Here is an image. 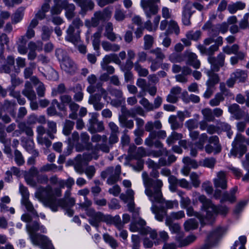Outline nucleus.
<instances>
[{
    "label": "nucleus",
    "instance_id": "1",
    "mask_svg": "<svg viewBox=\"0 0 249 249\" xmlns=\"http://www.w3.org/2000/svg\"><path fill=\"white\" fill-rule=\"evenodd\" d=\"M192 196L196 199L198 198L199 201L202 203L201 211L202 213H205V218L207 221L208 224L212 223L218 214L225 215L229 211V209L227 207L217 206L210 199H207L205 196L201 195L197 192H194Z\"/></svg>",
    "mask_w": 249,
    "mask_h": 249
},
{
    "label": "nucleus",
    "instance_id": "2",
    "mask_svg": "<svg viewBox=\"0 0 249 249\" xmlns=\"http://www.w3.org/2000/svg\"><path fill=\"white\" fill-rule=\"evenodd\" d=\"M61 195L60 188H56L54 190L50 186L45 188H39L35 194V197L41 202L45 206L49 207L53 212L57 211L56 205L57 200L56 197Z\"/></svg>",
    "mask_w": 249,
    "mask_h": 249
},
{
    "label": "nucleus",
    "instance_id": "3",
    "mask_svg": "<svg viewBox=\"0 0 249 249\" xmlns=\"http://www.w3.org/2000/svg\"><path fill=\"white\" fill-rule=\"evenodd\" d=\"M142 178L145 187V194L151 202H160L162 199V194L160 188L163 185L162 182L160 179L153 181L149 178L146 172L142 174Z\"/></svg>",
    "mask_w": 249,
    "mask_h": 249
},
{
    "label": "nucleus",
    "instance_id": "4",
    "mask_svg": "<svg viewBox=\"0 0 249 249\" xmlns=\"http://www.w3.org/2000/svg\"><path fill=\"white\" fill-rule=\"evenodd\" d=\"M40 228L43 232H46L45 228L43 226L39 227L37 223H34L32 226L30 224L26 225L27 231L32 243L39 246L42 249H54L52 248L51 241L47 236L36 233Z\"/></svg>",
    "mask_w": 249,
    "mask_h": 249
},
{
    "label": "nucleus",
    "instance_id": "5",
    "mask_svg": "<svg viewBox=\"0 0 249 249\" xmlns=\"http://www.w3.org/2000/svg\"><path fill=\"white\" fill-rule=\"evenodd\" d=\"M138 212L134 211L132 214L133 221L130 225L129 229L132 232H140L142 234H149L150 237L155 239L157 237L155 231L151 230L149 227H146V222L144 220L138 217Z\"/></svg>",
    "mask_w": 249,
    "mask_h": 249
},
{
    "label": "nucleus",
    "instance_id": "6",
    "mask_svg": "<svg viewBox=\"0 0 249 249\" xmlns=\"http://www.w3.org/2000/svg\"><path fill=\"white\" fill-rule=\"evenodd\" d=\"M244 142L249 145V139L246 140L241 134H237L232 143L231 155L234 156L239 155V158H241L247 151L246 146L243 144Z\"/></svg>",
    "mask_w": 249,
    "mask_h": 249
},
{
    "label": "nucleus",
    "instance_id": "7",
    "mask_svg": "<svg viewBox=\"0 0 249 249\" xmlns=\"http://www.w3.org/2000/svg\"><path fill=\"white\" fill-rule=\"evenodd\" d=\"M58 59L61 61V68L67 73L73 74L77 71V67L73 61L66 55H64V51L61 49L56 50Z\"/></svg>",
    "mask_w": 249,
    "mask_h": 249
},
{
    "label": "nucleus",
    "instance_id": "8",
    "mask_svg": "<svg viewBox=\"0 0 249 249\" xmlns=\"http://www.w3.org/2000/svg\"><path fill=\"white\" fill-rule=\"evenodd\" d=\"M107 92L105 89L99 88L97 90V93L89 96L88 102L93 106L95 110H100L104 107L103 104L100 102L101 97H103L107 103L110 101V98L107 96Z\"/></svg>",
    "mask_w": 249,
    "mask_h": 249
},
{
    "label": "nucleus",
    "instance_id": "9",
    "mask_svg": "<svg viewBox=\"0 0 249 249\" xmlns=\"http://www.w3.org/2000/svg\"><path fill=\"white\" fill-rule=\"evenodd\" d=\"M54 5L51 10L52 15L59 14L63 7L66 9V15L68 18H71L73 16L75 6L73 4H69L67 1L61 2V0H54Z\"/></svg>",
    "mask_w": 249,
    "mask_h": 249
},
{
    "label": "nucleus",
    "instance_id": "10",
    "mask_svg": "<svg viewBox=\"0 0 249 249\" xmlns=\"http://www.w3.org/2000/svg\"><path fill=\"white\" fill-rule=\"evenodd\" d=\"M159 1L160 0H141V6L147 18L150 19L152 16L158 13V7L154 2Z\"/></svg>",
    "mask_w": 249,
    "mask_h": 249
},
{
    "label": "nucleus",
    "instance_id": "11",
    "mask_svg": "<svg viewBox=\"0 0 249 249\" xmlns=\"http://www.w3.org/2000/svg\"><path fill=\"white\" fill-rule=\"evenodd\" d=\"M36 178L39 183H46L48 180L46 176H43L40 177L38 175V171L35 168H31L30 171L27 172L25 175V179L28 184L32 186H35L36 185V182L34 178Z\"/></svg>",
    "mask_w": 249,
    "mask_h": 249
},
{
    "label": "nucleus",
    "instance_id": "12",
    "mask_svg": "<svg viewBox=\"0 0 249 249\" xmlns=\"http://www.w3.org/2000/svg\"><path fill=\"white\" fill-rule=\"evenodd\" d=\"M87 214L90 217L89 222L93 226L98 227L100 222H107V215L100 212H96L93 209L88 210Z\"/></svg>",
    "mask_w": 249,
    "mask_h": 249
},
{
    "label": "nucleus",
    "instance_id": "13",
    "mask_svg": "<svg viewBox=\"0 0 249 249\" xmlns=\"http://www.w3.org/2000/svg\"><path fill=\"white\" fill-rule=\"evenodd\" d=\"M209 143L205 147V151L207 153H218L221 151V147L219 144L218 138L216 136L211 137L209 139Z\"/></svg>",
    "mask_w": 249,
    "mask_h": 249
},
{
    "label": "nucleus",
    "instance_id": "14",
    "mask_svg": "<svg viewBox=\"0 0 249 249\" xmlns=\"http://www.w3.org/2000/svg\"><path fill=\"white\" fill-rule=\"evenodd\" d=\"M189 136L193 141L198 138V141L196 142V145L198 149L202 150L204 145L208 140V136L206 133H202L199 136V132L196 131H190Z\"/></svg>",
    "mask_w": 249,
    "mask_h": 249
},
{
    "label": "nucleus",
    "instance_id": "15",
    "mask_svg": "<svg viewBox=\"0 0 249 249\" xmlns=\"http://www.w3.org/2000/svg\"><path fill=\"white\" fill-rule=\"evenodd\" d=\"M65 39L73 44H78L80 40L79 30H76L72 25H70L67 30Z\"/></svg>",
    "mask_w": 249,
    "mask_h": 249
},
{
    "label": "nucleus",
    "instance_id": "16",
    "mask_svg": "<svg viewBox=\"0 0 249 249\" xmlns=\"http://www.w3.org/2000/svg\"><path fill=\"white\" fill-rule=\"evenodd\" d=\"M193 7L192 3L190 2H187L184 6L182 11V20L184 25H189L191 23L190 18L193 13L192 10Z\"/></svg>",
    "mask_w": 249,
    "mask_h": 249
},
{
    "label": "nucleus",
    "instance_id": "17",
    "mask_svg": "<svg viewBox=\"0 0 249 249\" xmlns=\"http://www.w3.org/2000/svg\"><path fill=\"white\" fill-rule=\"evenodd\" d=\"M213 183L216 188L226 189L227 187L226 173L223 171L218 172L216 178L213 179Z\"/></svg>",
    "mask_w": 249,
    "mask_h": 249
},
{
    "label": "nucleus",
    "instance_id": "18",
    "mask_svg": "<svg viewBox=\"0 0 249 249\" xmlns=\"http://www.w3.org/2000/svg\"><path fill=\"white\" fill-rule=\"evenodd\" d=\"M92 157L90 154H84L83 156L79 155L76 157L74 163V169L76 172L79 174L83 172L82 163L83 160L85 161L90 160Z\"/></svg>",
    "mask_w": 249,
    "mask_h": 249
},
{
    "label": "nucleus",
    "instance_id": "19",
    "mask_svg": "<svg viewBox=\"0 0 249 249\" xmlns=\"http://www.w3.org/2000/svg\"><path fill=\"white\" fill-rule=\"evenodd\" d=\"M225 55L224 53H220L216 59L215 58L210 56L208 61L213 65V69L214 71H218V67L224 65Z\"/></svg>",
    "mask_w": 249,
    "mask_h": 249
},
{
    "label": "nucleus",
    "instance_id": "20",
    "mask_svg": "<svg viewBox=\"0 0 249 249\" xmlns=\"http://www.w3.org/2000/svg\"><path fill=\"white\" fill-rule=\"evenodd\" d=\"M165 225L169 227L172 233L178 234L176 237H183V233L180 232L181 227L178 223H173L170 218H167L165 221Z\"/></svg>",
    "mask_w": 249,
    "mask_h": 249
},
{
    "label": "nucleus",
    "instance_id": "21",
    "mask_svg": "<svg viewBox=\"0 0 249 249\" xmlns=\"http://www.w3.org/2000/svg\"><path fill=\"white\" fill-rule=\"evenodd\" d=\"M160 19V16H156L153 19V23L150 20H148L144 23V28L150 32L156 31Z\"/></svg>",
    "mask_w": 249,
    "mask_h": 249
},
{
    "label": "nucleus",
    "instance_id": "22",
    "mask_svg": "<svg viewBox=\"0 0 249 249\" xmlns=\"http://www.w3.org/2000/svg\"><path fill=\"white\" fill-rule=\"evenodd\" d=\"M181 91V88L176 87L171 89L170 94L167 97V101L168 102L174 103L178 99V96Z\"/></svg>",
    "mask_w": 249,
    "mask_h": 249
},
{
    "label": "nucleus",
    "instance_id": "23",
    "mask_svg": "<svg viewBox=\"0 0 249 249\" xmlns=\"http://www.w3.org/2000/svg\"><path fill=\"white\" fill-rule=\"evenodd\" d=\"M112 10L109 8H106L103 12H97L94 14V18H97L98 21L100 20H107L110 18Z\"/></svg>",
    "mask_w": 249,
    "mask_h": 249
},
{
    "label": "nucleus",
    "instance_id": "24",
    "mask_svg": "<svg viewBox=\"0 0 249 249\" xmlns=\"http://www.w3.org/2000/svg\"><path fill=\"white\" fill-rule=\"evenodd\" d=\"M200 53L203 54L212 55L213 53L218 51V48L217 45L215 44L211 46L209 48H206L205 47L201 45H199L197 47Z\"/></svg>",
    "mask_w": 249,
    "mask_h": 249
},
{
    "label": "nucleus",
    "instance_id": "25",
    "mask_svg": "<svg viewBox=\"0 0 249 249\" xmlns=\"http://www.w3.org/2000/svg\"><path fill=\"white\" fill-rule=\"evenodd\" d=\"M107 222L114 224L118 229H121L123 227L121 218L118 215H116L114 217L109 215H107Z\"/></svg>",
    "mask_w": 249,
    "mask_h": 249
},
{
    "label": "nucleus",
    "instance_id": "26",
    "mask_svg": "<svg viewBox=\"0 0 249 249\" xmlns=\"http://www.w3.org/2000/svg\"><path fill=\"white\" fill-rule=\"evenodd\" d=\"M75 203V199L73 197L69 198L66 200L58 199L56 205L57 206V209L59 206L62 208L71 207L73 206Z\"/></svg>",
    "mask_w": 249,
    "mask_h": 249
},
{
    "label": "nucleus",
    "instance_id": "27",
    "mask_svg": "<svg viewBox=\"0 0 249 249\" xmlns=\"http://www.w3.org/2000/svg\"><path fill=\"white\" fill-rule=\"evenodd\" d=\"M186 209V213L187 214L188 216H196L197 217L201 222H203L205 224L207 223V221L206 220L205 217H203L199 213L196 212H195L192 207H188ZM203 213V215L205 217V213Z\"/></svg>",
    "mask_w": 249,
    "mask_h": 249
},
{
    "label": "nucleus",
    "instance_id": "28",
    "mask_svg": "<svg viewBox=\"0 0 249 249\" xmlns=\"http://www.w3.org/2000/svg\"><path fill=\"white\" fill-rule=\"evenodd\" d=\"M226 232V229L225 228L218 227L214 231L211 233L209 236L210 240H212L213 239H217Z\"/></svg>",
    "mask_w": 249,
    "mask_h": 249
},
{
    "label": "nucleus",
    "instance_id": "29",
    "mask_svg": "<svg viewBox=\"0 0 249 249\" xmlns=\"http://www.w3.org/2000/svg\"><path fill=\"white\" fill-rule=\"evenodd\" d=\"M23 94L30 101H34L36 99V95L31 87L30 83L26 84L25 89L23 91Z\"/></svg>",
    "mask_w": 249,
    "mask_h": 249
},
{
    "label": "nucleus",
    "instance_id": "30",
    "mask_svg": "<svg viewBox=\"0 0 249 249\" xmlns=\"http://www.w3.org/2000/svg\"><path fill=\"white\" fill-rule=\"evenodd\" d=\"M246 4L245 3L238 1L235 3L229 5L228 9L231 14L235 13L237 10H241L245 8Z\"/></svg>",
    "mask_w": 249,
    "mask_h": 249
},
{
    "label": "nucleus",
    "instance_id": "31",
    "mask_svg": "<svg viewBox=\"0 0 249 249\" xmlns=\"http://www.w3.org/2000/svg\"><path fill=\"white\" fill-rule=\"evenodd\" d=\"M188 63L196 69L199 68L200 65V61L196 59V54L190 53H188Z\"/></svg>",
    "mask_w": 249,
    "mask_h": 249
},
{
    "label": "nucleus",
    "instance_id": "32",
    "mask_svg": "<svg viewBox=\"0 0 249 249\" xmlns=\"http://www.w3.org/2000/svg\"><path fill=\"white\" fill-rule=\"evenodd\" d=\"M183 226L184 230L188 231L197 228L198 223L195 219L190 218L185 221Z\"/></svg>",
    "mask_w": 249,
    "mask_h": 249
},
{
    "label": "nucleus",
    "instance_id": "33",
    "mask_svg": "<svg viewBox=\"0 0 249 249\" xmlns=\"http://www.w3.org/2000/svg\"><path fill=\"white\" fill-rule=\"evenodd\" d=\"M102 46L103 49L107 52H117L120 49L119 45L116 44H111L108 42H103Z\"/></svg>",
    "mask_w": 249,
    "mask_h": 249
},
{
    "label": "nucleus",
    "instance_id": "34",
    "mask_svg": "<svg viewBox=\"0 0 249 249\" xmlns=\"http://www.w3.org/2000/svg\"><path fill=\"white\" fill-rule=\"evenodd\" d=\"M28 122L30 124H35L37 123L39 124H45L46 123V119L44 116H37L33 114L30 116L28 119Z\"/></svg>",
    "mask_w": 249,
    "mask_h": 249
},
{
    "label": "nucleus",
    "instance_id": "35",
    "mask_svg": "<svg viewBox=\"0 0 249 249\" xmlns=\"http://www.w3.org/2000/svg\"><path fill=\"white\" fill-rule=\"evenodd\" d=\"M182 237H176V239L179 243L180 246H185L193 243L196 239L194 235H190L184 239L181 240Z\"/></svg>",
    "mask_w": 249,
    "mask_h": 249
},
{
    "label": "nucleus",
    "instance_id": "36",
    "mask_svg": "<svg viewBox=\"0 0 249 249\" xmlns=\"http://www.w3.org/2000/svg\"><path fill=\"white\" fill-rule=\"evenodd\" d=\"M239 46L237 44H234L232 46H225L223 47V52L229 55L231 54H237L239 52Z\"/></svg>",
    "mask_w": 249,
    "mask_h": 249
},
{
    "label": "nucleus",
    "instance_id": "37",
    "mask_svg": "<svg viewBox=\"0 0 249 249\" xmlns=\"http://www.w3.org/2000/svg\"><path fill=\"white\" fill-rule=\"evenodd\" d=\"M207 75L209 77V80L206 82L207 87H212L218 82L219 79L217 74L208 71Z\"/></svg>",
    "mask_w": 249,
    "mask_h": 249
},
{
    "label": "nucleus",
    "instance_id": "38",
    "mask_svg": "<svg viewBox=\"0 0 249 249\" xmlns=\"http://www.w3.org/2000/svg\"><path fill=\"white\" fill-rule=\"evenodd\" d=\"M182 138L183 136L181 134L173 132L167 138L166 142L168 145H171L173 143H174L177 141L180 140Z\"/></svg>",
    "mask_w": 249,
    "mask_h": 249
},
{
    "label": "nucleus",
    "instance_id": "39",
    "mask_svg": "<svg viewBox=\"0 0 249 249\" xmlns=\"http://www.w3.org/2000/svg\"><path fill=\"white\" fill-rule=\"evenodd\" d=\"M134 192L132 189L127 190L125 195L121 194L120 198L125 202L127 203L129 201L134 200Z\"/></svg>",
    "mask_w": 249,
    "mask_h": 249
},
{
    "label": "nucleus",
    "instance_id": "40",
    "mask_svg": "<svg viewBox=\"0 0 249 249\" xmlns=\"http://www.w3.org/2000/svg\"><path fill=\"white\" fill-rule=\"evenodd\" d=\"M224 99L223 94L221 93H218L215 95L213 99L210 101L209 104L212 107L217 106L221 101L224 100Z\"/></svg>",
    "mask_w": 249,
    "mask_h": 249
},
{
    "label": "nucleus",
    "instance_id": "41",
    "mask_svg": "<svg viewBox=\"0 0 249 249\" xmlns=\"http://www.w3.org/2000/svg\"><path fill=\"white\" fill-rule=\"evenodd\" d=\"M103 238L105 241L108 243L110 246L115 249L118 247V243L115 239L108 234H104Z\"/></svg>",
    "mask_w": 249,
    "mask_h": 249
},
{
    "label": "nucleus",
    "instance_id": "42",
    "mask_svg": "<svg viewBox=\"0 0 249 249\" xmlns=\"http://www.w3.org/2000/svg\"><path fill=\"white\" fill-rule=\"evenodd\" d=\"M21 203L25 206L28 211L32 212L33 214H35L37 217L38 216L37 213L34 209L32 203L29 201V198L21 199Z\"/></svg>",
    "mask_w": 249,
    "mask_h": 249
},
{
    "label": "nucleus",
    "instance_id": "43",
    "mask_svg": "<svg viewBox=\"0 0 249 249\" xmlns=\"http://www.w3.org/2000/svg\"><path fill=\"white\" fill-rule=\"evenodd\" d=\"M232 75L234 76L235 79L238 80L240 82H243L247 77L245 71L241 70H237L232 73Z\"/></svg>",
    "mask_w": 249,
    "mask_h": 249
},
{
    "label": "nucleus",
    "instance_id": "44",
    "mask_svg": "<svg viewBox=\"0 0 249 249\" xmlns=\"http://www.w3.org/2000/svg\"><path fill=\"white\" fill-rule=\"evenodd\" d=\"M48 126L47 134L51 139H53L54 137L53 134L56 132V124L54 122L49 121L48 122Z\"/></svg>",
    "mask_w": 249,
    "mask_h": 249
},
{
    "label": "nucleus",
    "instance_id": "45",
    "mask_svg": "<svg viewBox=\"0 0 249 249\" xmlns=\"http://www.w3.org/2000/svg\"><path fill=\"white\" fill-rule=\"evenodd\" d=\"M171 32H175L177 34H178L179 33V28L177 23L173 20L170 21L168 25V29L166 31L165 34H167Z\"/></svg>",
    "mask_w": 249,
    "mask_h": 249
},
{
    "label": "nucleus",
    "instance_id": "46",
    "mask_svg": "<svg viewBox=\"0 0 249 249\" xmlns=\"http://www.w3.org/2000/svg\"><path fill=\"white\" fill-rule=\"evenodd\" d=\"M202 29L207 30L210 36H213L217 34V32L215 31V27H213L212 23L210 21H208L202 27Z\"/></svg>",
    "mask_w": 249,
    "mask_h": 249
},
{
    "label": "nucleus",
    "instance_id": "47",
    "mask_svg": "<svg viewBox=\"0 0 249 249\" xmlns=\"http://www.w3.org/2000/svg\"><path fill=\"white\" fill-rule=\"evenodd\" d=\"M144 48L145 50L150 49L154 42V38L150 35H146L144 36Z\"/></svg>",
    "mask_w": 249,
    "mask_h": 249
},
{
    "label": "nucleus",
    "instance_id": "48",
    "mask_svg": "<svg viewBox=\"0 0 249 249\" xmlns=\"http://www.w3.org/2000/svg\"><path fill=\"white\" fill-rule=\"evenodd\" d=\"M202 113L206 121H212L214 120V116L211 109L208 108H205L202 110Z\"/></svg>",
    "mask_w": 249,
    "mask_h": 249
},
{
    "label": "nucleus",
    "instance_id": "49",
    "mask_svg": "<svg viewBox=\"0 0 249 249\" xmlns=\"http://www.w3.org/2000/svg\"><path fill=\"white\" fill-rule=\"evenodd\" d=\"M215 160L214 158H206L201 162L202 166L209 168H212L214 166Z\"/></svg>",
    "mask_w": 249,
    "mask_h": 249
},
{
    "label": "nucleus",
    "instance_id": "50",
    "mask_svg": "<svg viewBox=\"0 0 249 249\" xmlns=\"http://www.w3.org/2000/svg\"><path fill=\"white\" fill-rule=\"evenodd\" d=\"M74 125V123L70 121H66L64 128H63V133L65 135H68L70 134L71 130L73 128Z\"/></svg>",
    "mask_w": 249,
    "mask_h": 249
},
{
    "label": "nucleus",
    "instance_id": "51",
    "mask_svg": "<svg viewBox=\"0 0 249 249\" xmlns=\"http://www.w3.org/2000/svg\"><path fill=\"white\" fill-rule=\"evenodd\" d=\"M23 16V10L17 11L12 17V23L16 24L20 22L22 20Z\"/></svg>",
    "mask_w": 249,
    "mask_h": 249
},
{
    "label": "nucleus",
    "instance_id": "52",
    "mask_svg": "<svg viewBox=\"0 0 249 249\" xmlns=\"http://www.w3.org/2000/svg\"><path fill=\"white\" fill-rule=\"evenodd\" d=\"M19 40H20L22 44L18 46V52L21 54H25L27 53V49L25 46V44L27 42V40L25 39V36H21L19 38Z\"/></svg>",
    "mask_w": 249,
    "mask_h": 249
},
{
    "label": "nucleus",
    "instance_id": "53",
    "mask_svg": "<svg viewBox=\"0 0 249 249\" xmlns=\"http://www.w3.org/2000/svg\"><path fill=\"white\" fill-rule=\"evenodd\" d=\"M229 201L231 203H232L235 201V196L232 194H228L227 192L224 193L220 200L221 202H224L225 201Z\"/></svg>",
    "mask_w": 249,
    "mask_h": 249
},
{
    "label": "nucleus",
    "instance_id": "54",
    "mask_svg": "<svg viewBox=\"0 0 249 249\" xmlns=\"http://www.w3.org/2000/svg\"><path fill=\"white\" fill-rule=\"evenodd\" d=\"M190 178L193 186L195 188L198 187L200 184L198 175L196 173L193 172L191 174Z\"/></svg>",
    "mask_w": 249,
    "mask_h": 249
},
{
    "label": "nucleus",
    "instance_id": "55",
    "mask_svg": "<svg viewBox=\"0 0 249 249\" xmlns=\"http://www.w3.org/2000/svg\"><path fill=\"white\" fill-rule=\"evenodd\" d=\"M183 163L188 166L190 168H196L198 167V164L196 160L191 159L189 157H185L183 159Z\"/></svg>",
    "mask_w": 249,
    "mask_h": 249
},
{
    "label": "nucleus",
    "instance_id": "56",
    "mask_svg": "<svg viewBox=\"0 0 249 249\" xmlns=\"http://www.w3.org/2000/svg\"><path fill=\"white\" fill-rule=\"evenodd\" d=\"M132 249H139L140 245V238L137 235L133 234L131 236Z\"/></svg>",
    "mask_w": 249,
    "mask_h": 249
},
{
    "label": "nucleus",
    "instance_id": "57",
    "mask_svg": "<svg viewBox=\"0 0 249 249\" xmlns=\"http://www.w3.org/2000/svg\"><path fill=\"white\" fill-rule=\"evenodd\" d=\"M100 36L101 33L100 32H96L93 35L92 44L95 50L99 49Z\"/></svg>",
    "mask_w": 249,
    "mask_h": 249
},
{
    "label": "nucleus",
    "instance_id": "58",
    "mask_svg": "<svg viewBox=\"0 0 249 249\" xmlns=\"http://www.w3.org/2000/svg\"><path fill=\"white\" fill-rule=\"evenodd\" d=\"M128 59L126 62V65L128 68H131L133 66V62L131 60L134 59L135 56V53L134 51L132 50H128L127 51Z\"/></svg>",
    "mask_w": 249,
    "mask_h": 249
},
{
    "label": "nucleus",
    "instance_id": "59",
    "mask_svg": "<svg viewBox=\"0 0 249 249\" xmlns=\"http://www.w3.org/2000/svg\"><path fill=\"white\" fill-rule=\"evenodd\" d=\"M201 35V33L200 31H196L195 32H189L187 33L186 36L188 39L197 40L200 38Z\"/></svg>",
    "mask_w": 249,
    "mask_h": 249
},
{
    "label": "nucleus",
    "instance_id": "60",
    "mask_svg": "<svg viewBox=\"0 0 249 249\" xmlns=\"http://www.w3.org/2000/svg\"><path fill=\"white\" fill-rule=\"evenodd\" d=\"M236 54V56H232L230 58L231 64L232 65L237 64L239 59H243L245 56V54L242 52H239Z\"/></svg>",
    "mask_w": 249,
    "mask_h": 249
},
{
    "label": "nucleus",
    "instance_id": "61",
    "mask_svg": "<svg viewBox=\"0 0 249 249\" xmlns=\"http://www.w3.org/2000/svg\"><path fill=\"white\" fill-rule=\"evenodd\" d=\"M185 213L183 211H179L177 212H173L170 214L171 219L178 220L185 217Z\"/></svg>",
    "mask_w": 249,
    "mask_h": 249
},
{
    "label": "nucleus",
    "instance_id": "62",
    "mask_svg": "<svg viewBox=\"0 0 249 249\" xmlns=\"http://www.w3.org/2000/svg\"><path fill=\"white\" fill-rule=\"evenodd\" d=\"M185 125L189 131H192L197 127L198 124L196 121L191 119L185 122Z\"/></svg>",
    "mask_w": 249,
    "mask_h": 249
},
{
    "label": "nucleus",
    "instance_id": "63",
    "mask_svg": "<svg viewBox=\"0 0 249 249\" xmlns=\"http://www.w3.org/2000/svg\"><path fill=\"white\" fill-rule=\"evenodd\" d=\"M228 24L226 23H223L221 24L217 25L215 27V31H217V34L219 32L224 34L228 31Z\"/></svg>",
    "mask_w": 249,
    "mask_h": 249
},
{
    "label": "nucleus",
    "instance_id": "64",
    "mask_svg": "<svg viewBox=\"0 0 249 249\" xmlns=\"http://www.w3.org/2000/svg\"><path fill=\"white\" fill-rule=\"evenodd\" d=\"M249 18V13L246 14L239 23V27L241 29H245L248 26L249 23L248 20Z\"/></svg>",
    "mask_w": 249,
    "mask_h": 249
}]
</instances>
